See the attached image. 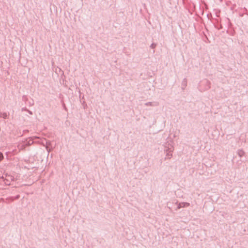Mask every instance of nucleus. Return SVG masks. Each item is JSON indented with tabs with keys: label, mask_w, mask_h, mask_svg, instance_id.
I'll return each instance as SVG.
<instances>
[{
	"label": "nucleus",
	"mask_w": 248,
	"mask_h": 248,
	"mask_svg": "<svg viewBox=\"0 0 248 248\" xmlns=\"http://www.w3.org/2000/svg\"><path fill=\"white\" fill-rule=\"evenodd\" d=\"M38 138L37 137H34V138L30 137L28 139V140H27L26 142L25 143V145L28 146L31 144H32L34 141L33 140L34 139H38Z\"/></svg>",
	"instance_id": "obj_1"
},
{
	"label": "nucleus",
	"mask_w": 248,
	"mask_h": 248,
	"mask_svg": "<svg viewBox=\"0 0 248 248\" xmlns=\"http://www.w3.org/2000/svg\"><path fill=\"white\" fill-rule=\"evenodd\" d=\"M189 205H190V204L188 202H181V203H179L177 208L178 209H180L182 207H186L189 206Z\"/></svg>",
	"instance_id": "obj_2"
},
{
	"label": "nucleus",
	"mask_w": 248,
	"mask_h": 248,
	"mask_svg": "<svg viewBox=\"0 0 248 248\" xmlns=\"http://www.w3.org/2000/svg\"><path fill=\"white\" fill-rule=\"evenodd\" d=\"M45 141H46V143H44V142H42V145L44 146H48V147H50V146H52V145H51V141H49V140H45Z\"/></svg>",
	"instance_id": "obj_3"
},
{
	"label": "nucleus",
	"mask_w": 248,
	"mask_h": 248,
	"mask_svg": "<svg viewBox=\"0 0 248 248\" xmlns=\"http://www.w3.org/2000/svg\"><path fill=\"white\" fill-rule=\"evenodd\" d=\"M237 154L239 155V157H241L244 155L245 153L244 151H243L242 150L239 149L237 151Z\"/></svg>",
	"instance_id": "obj_4"
},
{
	"label": "nucleus",
	"mask_w": 248,
	"mask_h": 248,
	"mask_svg": "<svg viewBox=\"0 0 248 248\" xmlns=\"http://www.w3.org/2000/svg\"><path fill=\"white\" fill-rule=\"evenodd\" d=\"M146 106H157L158 105V103L156 102H147L145 104Z\"/></svg>",
	"instance_id": "obj_5"
},
{
	"label": "nucleus",
	"mask_w": 248,
	"mask_h": 248,
	"mask_svg": "<svg viewBox=\"0 0 248 248\" xmlns=\"http://www.w3.org/2000/svg\"><path fill=\"white\" fill-rule=\"evenodd\" d=\"M0 117H2L4 119H7L8 118V115L5 112H0Z\"/></svg>",
	"instance_id": "obj_6"
},
{
	"label": "nucleus",
	"mask_w": 248,
	"mask_h": 248,
	"mask_svg": "<svg viewBox=\"0 0 248 248\" xmlns=\"http://www.w3.org/2000/svg\"><path fill=\"white\" fill-rule=\"evenodd\" d=\"M46 148L48 152V154L53 149V148L52 147V146H50V147H48V146H46Z\"/></svg>",
	"instance_id": "obj_7"
},
{
	"label": "nucleus",
	"mask_w": 248,
	"mask_h": 248,
	"mask_svg": "<svg viewBox=\"0 0 248 248\" xmlns=\"http://www.w3.org/2000/svg\"><path fill=\"white\" fill-rule=\"evenodd\" d=\"M182 85L184 87H186V79L185 78L184 79Z\"/></svg>",
	"instance_id": "obj_8"
},
{
	"label": "nucleus",
	"mask_w": 248,
	"mask_h": 248,
	"mask_svg": "<svg viewBox=\"0 0 248 248\" xmlns=\"http://www.w3.org/2000/svg\"><path fill=\"white\" fill-rule=\"evenodd\" d=\"M4 158L3 154L0 152V161H1Z\"/></svg>",
	"instance_id": "obj_9"
},
{
	"label": "nucleus",
	"mask_w": 248,
	"mask_h": 248,
	"mask_svg": "<svg viewBox=\"0 0 248 248\" xmlns=\"http://www.w3.org/2000/svg\"><path fill=\"white\" fill-rule=\"evenodd\" d=\"M156 46V44L153 43L151 44V45L150 46V47L152 48H155V47Z\"/></svg>",
	"instance_id": "obj_10"
},
{
	"label": "nucleus",
	"mask_w": 248,
	"mask_h": 248,
	"mask_svg": "<svg viewBox=\"0 0 248 248\" xmlns=\"http://www.w3.org/2000/svg\"><path fill=\"white\" fill-rule=\"evenodd\" d=\"M4 182L6 185H9L10 184V181L8 179H5Z\"/></svg>",
	"instance_id": "obj_11"
},
{
	"label": "nucleus",
	"mask_w": 248,
	"mask_h": 248,
	"mask_svg": "<svg viewBox=\"0 0 248 248\" xmlns=\"http://www.w3.org/2000/svg\"><path fill=\"white\" fill-rule=\"evenodd\" d=\"M19 197H20V195H16V196L15 197V199H16V200H17V199H18L19 198Z\"/></svg>",
	"instance_id": "obj_12"
}]
</instances>
